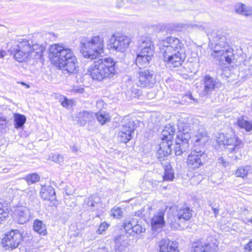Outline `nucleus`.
<instances>
[{"label": "nucleus", "instance_id": "nucleus-1", "mask_svg": "<svg viewBox=\"0 0 252 252\" xmlns=\"http://www.w3.org/2000/svg\"><path fill=\"white\" fill-rule=\"evenodd\" d=\"M159 48L163 60L170 67L180 66L186 58V48L182 40L175 37H168L159 41Z\"/></svg>", "mask_w": 252, "mask_h": 252}, {"label": "nucleus", "instance_id": "nucleus-2", "mask_svg": "<svg viewBox=\"0 0 252 252\" xmlns=\"http://www.w3.org/2000/svg\"><path fill=\"white\" fill-rule=\"evenodd\" d=\"M49 59L53 64L68 73H73L78 63L73 50L60 43L54 44L49 49Z\"/></svg>", "mask_w": 252, "mask_h": 252}, {"label": "nucleus", "instance_id": "nucleus-3", "mask_svg": "<svg viewBox=\"0 0 252 252\" xmlns=\"http://www.w3.org/2000/svg\"><path fill=\"white\" fill-rule=\"evenodd\" d=\"M115 64L114 60L111 58H102L90 65L87 72L93 80L102 82L114 76L116 73Z\"/></svg>", "mask_w": 252, "mask_h": 252}, {"label": "nucleus", "instance_id": "nucleus-4", "mask_svg": "<svg viewBox=\"0 0 252 252\" xmlns=\"http://www.w3.org/2000/svg\"><path fill=\"white\" fill-rule=\"evenodd\" d=\"M104 41L99 35L83 37L80 40V52L87 59L94 60L104 52Z\"/></svg>", "mask_w": 252, "mask_h": 252}, {"label": "nucleus", "instance_id": "nucleus-5", "mask_svg": "<svg viewBox=\"0 0 252 252\" xmlns=\"http://www.w3.org/2000/svg\"><path fill=\"white\" fill-rule=\"evenodd\" d=\"M216 141L221 148L227 147L231 152L236 153L243 147L241 140L235 135L230 136L228 134L220 133Z\"/></svg>", "mask_w": 252, "mask_h": 252}, {"label": "nucleus", "instance_id": "nucleus-6", "mask_svg": "<svg viewBox=\"0 0 252 252\" xmlns=\"http://www.w3.org/2000/svg\"><path fill=\"white\" fill-rule=\"evenodd\" d=\"M132 43V38L128 35L117 33L112 35L110 39V47L119 52H125Z\"/></svg>", "mask_w": 252, "mask_h": 252}, {"label": "nucleus", "instance_id": "nucleus-7", "mask_svg": "<svg viewBox=\"0 0 252 252\" xmlns=\"http://www.w3.org/2000/svg\"><path fill=\"white\" fill-rule=\"evenodd\" d=\"M207 155L205 150H199L197 147L193 148L187 159V164L189 168L195 169L203 165L205 162Z\"/></svg>", "mask_w": 252, "mask_h": 252}, {"label": "nucleus", "instance_id": "nucleus-8", "mask_svg": "<svg viewBox=\"0 0 252 252\" xmlns=\"http://www.w3.org/2000/svg\"><path fill=\"white\" fill-rule=\"evenodd\" d=\"M212 42L215 44L212 56L218 57L219 55L222 51H225L228 49H230L226 42L225 33L220 31L213 32L211 33Z\"/></svg>", "mask_w": 252, "mask_h": 252}, {"label": "nucleus", "instance_id": "nucleus-9", "mask_svg": "<svg viewBox=\"0 0 252 252\" xmlns=\"http://www.w3.org/2000/svg\"><path fill=\"white\" fill-rule=\"evenodd\" d=\"M22 240V235L19 230H11L5 234L1 244L5 249L13 250L18 247Z\"/></svg>", "mask_w": 252, "mask_h": 252}, {"label": "nucleus", "instance_id": "nucleus-10", "mask_svg": "<svg viewBox=\"0 0 252 252\" xmlns=\"http://www.w3.org/2000/svg\"><path fill=\"white\" fill-rule=\"evenodd\" d=\"M13 51L14 57L18 62H26L31 58V45L27 40L20 42L16 47L13 49Z\"/></svg>", "mask_w": 252, "mask_h": 252}, {"label": "nucleus", "instance_id": "nucleus-11", "mask_svg": "<svg viewBox=\"0 0 252 252\" xmlns=\"http://www.w3.org/2000/svg\"><path fill=\"white\" fill-rule=\"evenodd\" d=\"M137 86L141 88H152L156 83L152 71L148 69H140L137 73Z\"/></svg>", "mask_w": 252, "mask_h": 252}, {"label": "nucleus", "instance_id": "nucleus-12", "mask_svg": "<svg viewBox=\"0 0 252 252\" xmlns=\"http://www.w3.org/2000/svg\"><path fill=\"white\" fill-rule=\"evenodd\" d=\"M134 126L133 121H129L123 125L118 133L119 140L125 143L130 140L132 138L131 134L134 132Z\"/></svg>", "mask_w": 252, "mask_h": 252}, {"label": "nucleus", "instance_id": "nucleus-13", "mask_svg": "<svg viewBox=\"0 0 252 252\" xmlns=\"http://www.w3.org/2000/svg\"><path fill=\"white\" fill-rule=\"evenodd\" d=\"M191 137L194 143L193 148L197 147L199 150H205L204 146L208 142L209 137L203 128H199Z\"/></svg>", "mask_w": 252, "mask_h": 252}, {"label": "nucleus", "instance_id": "nucleus-14", "mask_svg": "<svg viewBox=\"0 0 252 252\" xmlns=\"http://www.w3.org/2000/svg\"><path fill=\"white\" fill-rule=\"evenodd\" d=\"M203 81L204 84L203 94L204 95L211 94L213 91L221 86V83L219 81L210 75L205 76Z\"/></svg>", "mask_w": 252, "mask_h": 252}, {"label": "nucleus", "instance_id": "nucleus-15", "mask_svg": "<svg viewBox=\"0 0 252 252\" xmlns=\"http://www.w3.org/2000/svg\"><path fill=\"white\" fill-rule=\"evenodd\" d=\"M30 216V210L25 207H18L13 213L14 219L20 224H24L28 221Z\"/></svg>", "mask_w": 252, "mask_h": 252}, {"label": "nucleus", "instance_id": "nucleus-16", "mask_svg": "<svg viewBox=\"0 0 252 252\" xmlns=\"http://www.w3.org/2000/svg\"><path fill=\"white\" fill-rule=\"evenodd\" d=\"M217 246L201 241L193 243L191 252H215Z\"/></svg>", "mask_w": 252, "mask_h": 252}, {"label": "nucleus", "instance_id": "nucleus-17", "mask_svg": "<svg viewBox=\"0 0 252 252\" xmlns=\"http://www.w3.org/2000/svg\"><path fill=\"white\" fill-rule=\"evenodd\" d=\"M159 252H179L178 244L168 239H162L158 244Z\"/></svg>", "mask_w": 252, "mask_h": 252}, {"label": "nucleus", "instance_id": "nucleus-18", "mask_svg": "<svg viewBox=\"0 0 252 252\" xmlns=\"http://www.w3.org/2000/svg\"><path fill=\"white\" fill-rule=\"evenodd\" d=\"M165 225L164 213L159 211L155 214L151 220V226L153 230L162 228Z\"/></svg>", "mask_w": 252, "mask_h": 252}, {"label": "nucleus", "instance_id": "nucleus-19", "mask_svg": "<svg viewBox=\"0 0 252 252\" xmlns=\"http://www.w3.org/2000/svg\"><path fill=\"white\" fill-rule=\"evenodd\" d=\"M233 56L232 49H228L227 51H222L218 57L212 56L213 58L218 61L220 64H228L231 62V58Z\"/></svg>", "mask_w": 252, "mask_h": 252}, {"label": "nucleus", "instance_id": "nucleus-20", "mask_svg": "<svg viewBox=\"0 0 252 252\" xmlns=\"http://www.w3.org/2000/svg\"><path fill=\"white\" fill-rule=\"evenodd\" d=\"M237 177H241L243 179L252 178V165H246L239 167L235 172Z\"/></svg>", "mask_w": 252, "mask_h": 252}, {"label": "nucleus", "instance_id": "nucleus-21", "mask_svg": "<svg viewBox=\"0 0 252 252\" xmlns=\"http://www.w3.org/2000/svg\"><path fill=\"white\" fill-rule=\"evenodd\" d=\"M175 130L176 129L174 126L171 125H167L162 131L161 140L164 142H172Z\"/></svg>", "mask_w": 252, "mask_h": 252}, {"label": "nucleus", "instance_id": "nucleus-22", "mask_svg": "<svg viewBox=\"0 0 252 252\" xmlns=\"http://www.w3.org/2000/svg\"><path fill=\"white\" fill-rule=\"evenodd\" d=\"M191 212L189 207H182L177 211L176 217L181 221L188 220L192 217Z\"/></svg>", "mask_w": 252, "mask_h": 252}, {"label": "nucleus", "instance_id": "nucleus-23", "mask_svg": "<svg viewBox=\"0 0 252 252\" xmlns=\"http://www.w3.org/2000/svg\"><path fill=\"white\" fill-rule=\"evenodd\" d=\"M93 117L94 114L88 111L80 112L76 116L77 121L80 126H83L87 122L91 121Z\"/></svg>", "mask_w": 252, "mask_h": 252}, {"label": "nucleus", "instance_id": "nucleus-24", "mask_svg": "<svg viewBox=\"0 0 252 252\" xmlns=\"http://www.w3.org/2000/svg\"><path fill=\"white\" fill-rule=\"evenodd\" d=\"M100 199L99 197L94 195L87 198L85 200V204L87 206V209L91 211L97 209L99 206Z\"/></svg>", "mask_w": 252, "mask_h": 252}, {"label": "nucleus", "instance_id": "nucleus-25", "mask_svg": "<svg viewBox=\"0 0 252 252\" xmlns=\"http://www.w3.org/2000/svg\"><path fill=\"white\" fill-rule=\"evenodd\" d=\"M40 194L44 200H52L55 195V191L51 186H43L41 189Z\"/></svg>", "mask_w": 252, "mask_h": 252}, {"label": "nucleus", "instance_id": "nucleus-26", "mask_svg": "<svg viewBox=\"0 0 252 252\" xmlns=\"http://www.w3.org/2000/svg\"><path fill=\"white\" fill-rule=\"evenodd\" d=\"M45 50V47L44 45L38 44H33L32 47H31V58L37 59H40Z\"/></svg>", "mask_w": 252, "mask_h": 252}, {"label": "nucleus", "instance_id": "nucleus-27", "mask_svg": "<svg viewBox=\"0 0 252 252\" xmlns=\"http://www.w3.org/2000/svg\"><path fill=\"white\" fill-rule=\"evenodd\" d=\"M178 129L180 132L182 133L183 136L187 137L188 136L191 137L190 131L191 127L189 124L187 123V121L185 119L179 120L178 123Z\"/></svg>", "mask_w": 252, "mask_h": 252}, {"label": "nucleus", "instance_id": "nucleus-28", "mask_svg": "<svg viewBox=\"0 0 252 252\" xmlns=\"http://www.w3.org/2000/svg\"><path fill=\"white\" fill-rule=\"evenodd\" d=\"M235 9L237 13L244 16H248L252 14V8L245 4L238 3Z\"/></svg>", "mask_w": 252, "mask_h": 252}, {"label": "nucleus", "instance_id": "nucleus-29", "mask_svg": "<svg viewBox=\"0 0 252 252\" xmlns=\"http://www.w3.org/2000/svg\"><path fill=\"white\" fill-rule=\"evenodd\" d=\"M172 142L162 141L158 151V154L160 157L167 156L171 153L170 146Z\"/></svg>", "mask_w": 252, "mask_h": 252}, {"label": "nucleus", "instance_id": "nucleus-30", "mask_svg": "<svg viewBox=\"0 0 252 252\" xmlns=\"http://www.w3.org/2000/svg\"><path fill=\"white\" fill-rule=\"evenodd\" d=\"M127 246V242L124 239V237L120 236L116 239L115 248L116 252H125Z\"/></svg>", "mask_w": 252, "mask_h": 252}, {"label": "nucleus", "instance_id": "nucleus-31", "mask_svg": "<svg viewBox=\"0 0 252 252\" xmlns=\"http://www.w3.org/2000/svg\"><path fill=\"white\" fill-rule=\"evenodd\" d=\"M140 50H154V44L150 37H143L141 39L139 45Z\"/></svg>", "mask_w": 252, "mask_h": 252}, {"label": "nucleus", "instance_id": "nucleus-32", "mask_svg": "<svg viewBox=\"0 0 252 252\" xmlns=\"http://www.w3.org/2000/svg\"><path fill=\"white\" fill-rule=\"evenodd\" d=\"M14 127L16 129L22 128L26 122V117L22 114L15 113L13 115Z\"/></svg>", "mask_w": 252, "mask_h": 252}, {"label": "nucleus", "instance_id": "nucleus-33", "mask_svg": "<svg viewBox=\"0 0 252 252\" xmlns=\"http://www.w3.org/2000/svg\"><path fill=\"white\" fill-rule=\"evenodd\" d=\"M152 58L149 56L141 54L139 52L136 59V64L140 67L147 66L151 61Z\"/></svg>", "mask_w": 252, "mask_h": 252}, {"label": "nucleus", "instance_id": "nucleus-34", "mask_svg": "<svg viewBox=\"0 0 252 252\" xmlns=\"http://www.w3.org/2000/svg\"><path fill=\"white\" fill-rule=\"evenodd\" d=\"M33 227L34 230L40 235L45 236L47 234L46 228L41 220H36L34 221Z\"/></svg>", "mask_w": 252, "mask_h": 252}, {"label": "nucleus", "instance_id": "nucleus-35", "mask_svg": "<svg viewBox=\"0 0 252 252\" xmlns=\"http://www.w3.org/2000/svg\"><path fill=\"white\" fill-rule=\"evenodd\" d=\"M237 125L240 127L245 129L247 131L252 130V122L245 120L243 117H240L237 120Z\"/></svg>", "mask_w": 252, "mask_h": 252}, {"label": "nucleus", "instance_id": "nucleus-36", "mask_svg": "<svg viewBox=\"0 0 252 252\" xmlns=\"http://www.w3.org/2000/svg\"><path fill=\"white\" fill-rule=\"evenodd\" d=\"M190 137L188 136L187 137L183 136V135L180 136L181 139L180 141H177V144H178L179 146L181 147L182 153L184 152H186L189 147V140Z\"/></svg>", "mask_w": 252, "mask_h": 252}, {"label": "nucleus", "instance_id": "nucleus-37", "mask_svg": "<svg viewBox=\"0 0 252 252\" xmlns=\"http://www.w3.org/2000/svg\"><path fill=\"white\" fill-rule=\"evenodd\" d=\"M94 115L96 117L97 121L101 124L102 125L105 124L107 122L109 121V116L108 114H107L105 112H98L95 113Z\"/></svg>", "mask_w": 252, "mask_h": 252}, {"label": "nucleus", "instance_id": "nucleus-38", "mask_svg": "<svg viewBox=\"0 0 252 252\" xmlns=\"http://www.w3.org/2000/svg\"><path fill=\"white\" fill-rule=\"evenodd\" d=\"M146 228L144 224H142L141 220H137L136 222L135 223L133 227L132 232L135 233L137 234H141L145 232Z\"/></svg>", "mask_w": 252, "mask_h": 252}, {"label": "nucleus", "instance_id": "nucleus-39", "mask_svg": "<svg viewBox=\"0 0 252 252\" xmlns=\"http://www.w3.org/2000/svg\"><path fill=\"white\" fill-rule=\"evenodd\" d=\"M174 177L173 170L170 167H167L165 169L164 175L163 177V180L171 181H173Z\"/></svg>", "mask_w": 252, "mask_h": 252}, {"label": "nucleus", "instance_id": "nucleus-40", "mask_svg": "<svg viewBox=\"0 0 252 252\" xmlns=\"http://www.w3.org/2000/svg\"><path fill=\"white\" fill-rule=\"evenodd\" d=\"M48 159L56 162L59 164H62L63 163V157L59 154H52L49 156Z\"/></svg>", "mask_w": 252, "mask_h": 252}, {"label": "nucleus", "instance_id": "nucleus-41", "mask_svg": "<svg viewBox=\"0 0 252 252\" xmlns=\"http://www.w3.org/2000/svg\"><path fill=\"white\" fill-rule=\"evenodd\" d=\"M39 176L36 173H32L27 175L25 177V179L27 181L28 184H32L39 180Z\"/></svg>", "mask_w": 252, "mask_h": 252}, {"label": "nucleus", "instance_id": "nucleus-42", "mask_svg": "<svg viewBox=\"0 0 252 252\" xmlns=\"http://www.w3.org/2000/svg\"><path fill=\"white\" fill-rule=\"evenodd\" d=\"M136 222V220L132 219L131 220H126L124 223V229L126 232L130 230L133 231V227Z\"/></svg>", "mask_w": 252, "mask_h": 252}, {"label": "nucleus", "instance_id": "nucleus-43", "mask_svg": "<svg viewBox=\"0 0 252 252\" xmlns=\"http://www.w3.org/2000/svg\"><path fill=\"white\" fill-rule=\"evenodd\" d=\"M111 214L115 218L119 219L122 217L123 211L121 208L115 207L111 210Z\"/></svg>", "mask_w": 252, "mask_h": 252}, {"label": "nucleus", "instance_id": "nucleus-44", "mask_svg": "<svg viewBox=\"0 0 252 252\" xmlns=\"http://www.w3.org/2000/svg\"><path fill=\"white\" fill-rule=\"evenodd\" d=\"M108 227V225L106 222H103L101 223L97 230V233L99 234H101L107 229Z\"/></svg>", "mask_w": 252, "mask_h": 252}, {"label": "nucleus", "instance_id": "nucleus-45", "mask_svg": "<svg viewBox=\"0 0 252 252\" xmlns=\"http://www.w3.org/2000/svg\"><path fill=\"white\" fill-rule=\"evenodd\" d=\"M141 53V54L145 56L149 55L150 57L153 58L154 54V50H151L150 49L149 50H140L139 51Z\"/></svg>", "mask_w": 252, "mask_h": 252}, {"label": "nucleus", "instance_id": "nucleus-46", "mask_svg": "<svg viewBox=\"0 0 252 252\" xmlns=\"http://www.w3.org/2000/svg\"><path fill=\"white\" fill-rule=\"evenodd\" d=\"M141 95V92L140 90L133 88L131 90V96L133 97L139 98Z\"/></svg>", "mask_w": 252, "mask_h": 252}, {"label": "nucleus", "instance_id": "nucleus-47", "mask_svg": "<svg viewBox=\"0 0 252 252\" xmlns=\"http://www.w3.org/2000/svg\"><path fill=\"white\" fill-rule=\"evenodd\" d=\"M104 105V102L102 100H98L96 102V107L98 110L101 111Z\"/></svg>", "mask_w": 252, "mask_h": 252}, {"label": "nucleus", "instance_id": "nucleus-48", "mask_svg": "<svg viewBox=\"0 0 252 252\" xmlns=\"http://www.w3.org/2000/svg\"><path fill=\"white\" fill-rule=\"evenodd\" d=\"M84 88L80 86H74L73 87L72 91L74 93H82L84 92Z\"/></svg>", "mask_w": 252, "mask_h": 252}, {"label": "nucleus", "instance_id": "nucleus-49", "mask_svg": "<svg viewBox=\"0 0 252 252\" xmlns=\"http://www.w3.org/2000/svg\"><path fill=\"white\" fill-rule=\"evenodd\" d=\"M246 252H252V240L245 246Z\"/></svg>", "mask_w": 252, "mask_h": 252}, {"label": "nucleus", "instance_id": "nucleus-50", "mask_svg": "<svg viewBox=\"0 0 252 252\" xmlns=\"http://www.w3.org/2000/svg\"><path fill=\"white\" fill-rule=\"evenodd\" d=\"M7 214L3 209H0V223L6 218Z\"/></svg>", "mask_w": 252, "mask_h": 252}, {"label": "nucleus", "instance_id": "nucleus-51", "mask_svg": "<svg viewBox=\"0 0 252 252\" xmlns=\"http://www.w3.org/2000/svg\"><path fill=\"white\" fill-rule=\"evenodd\" d=\"M219 163L222 164L223 166L226 167L229 165L228 162L224 160L222 157H220L218 159Z\"/></svg>", "mask_w": 252, "mask_h": 252}, {"label": "nucleus", "instance_id": "nucleus-52", "mask_svg": "<svg viewBox=\"0 0 252 252\" xmlns=\"http://www.w3.org/2000/svg\"><path fill=\"white\" fill-rule=\"evenodd\" d=\"M175 153L176 155L180 156L182 154L181 147L179 146L178 144L177 143L175 148Z\"/></svg>", "mask_w": 252, "mask_h": 252}, {"label": "nucleus", "instance_id": "nucleus-53", "mask_svg": "<svg viewBox=\"0 0 252 252\" xmlns=\"http://www.w3.org/2000/svg\"><path fill=\"white\" fill-rule=\"evenodd\" d=\"M118 2L120 0H117ZM125 1H126V2H130V3H140L143 2L144 0H124Z\"/></svg>", "mask_w": 252, "mask_h": 252}, {"label": "nucleus", "instance_id": "nucleus-54", "mask_svg": "<svg viewBox=\"0 0 252 252\" xmlns=\"http://www.w3.org/2000/svg\"><path fill=\"white\" fill-rule=\"evenodd\" d=\"M69 101L66 97H63V100L62 101V105L64 107H66L68 106Z\"/></svg>", "mask_w": 252, "mask_h": 252}, {"label": "nucleus", "instance_id": "nucleus-55", "mask_svg": "<svg viewBox=\"0 0 252 252\" xmlns=\"http://www.w3.org/2000/svg\"><path fill=\"white\" fill-rule=\"evenodd\" d=\"M70 147L71 151L73 153H76L79 150V148L76 145H71Z\"/></svg>", "mask_w": 252, "mask_h": 252}, {"label": "nucleus", "instance_id": "nucleus-56", "mask_svg": "<svg viewBox=\"0 0 252 252\" xmlns=\"http://www.w3.org/2000/svg\"><path fill=\"white\" fill-rule=\"evenodd\" d=\"M6 55V52L3 50H0V58L2 59Z\"/></svg>", "mask_w": 252, "mask_h": 252}, {"label": "nucleus", "instance_id": "nucleus-57", "mask_svg": "<svg viewBox=\"0 0 252 252\" xmlns=\"http://www.w3.org/2000/svg\"><path fill=\"white\" fill-rule=\"evenodd\" d=\"M171 225L172 227H174L175 229H178L180 228V226L178 223L173 222L171 223Z\"/></svg>", "mask_w": 252, "mask_h": 252}, {"label": "nucleus", "instance_id": "nucleus-58", "mask_svg": "<svg viewBox=\"0 0 252 252\" xmlns=\"http://www.w3.org/2000/svg\"><path fill=\"white\" fill-rule=\"evenodd\" d=\"M212 210L213 211L215 216L216 217L219 213V209L212 207Z\"/></svg>", "mask_w": 252, "mask_h": 252}, {"label": "nucleus", "instance_id": "nucleus-59", "mask_svg": "<svg viewBox=\"0 0 252 252\" xmlns=\"http://www.w3.org/2000/svg\"><path fill=\"white\" fill-rule=\"evenodd\" d=\"M189 99L190 100H193L194 101H195V99L193 98V97H192V96L191 95V94H189Z\"/></svg>", "mask_w": 252, "mask_h": 252}, {"label": "nucleus", "instance_id": "nucleus-60", "mask_svg": "<svg viewBox=\"0 0 252 252\" xmlns=\"http://www.w3.org/2000/svg\"><path fill=\"white\" fill-rule=\"evenodd\" d=\"M0 121L5 122H6V120H5V119L4 118L0 117Z\"/></svg>", "mask_w": 252, "mask_h": 252}, {"label": "nucleus", "instance_id": "nucleus-61", "mask_svg": "<svg viewBox=\"0 0 252 252\" xmlns=\"http://www.w3.org/2000/svg\"><path fill=\"white\" fill-rule=\"evenodd\" d=\"M123 3H124V0H123L122 1H121V3H120V4H118V6L119 7H121L123 5Z\"/></svg>", "mask_w": 252, "mask_h": 252}, {"label": "nucleus", "instance_id": "nucleus-62", "mask_svg": "<svg viewBox=\"0 0 252 252\" xmlns=\"http://www.w3.org/2000/svg\"><path fill=\"white\" fill-rule=\"evenodd\" d=\"M248 221L249 222L251 223V224H252V217L251 219H250L248 220Z\"/></svg>", "mask_w": 252, "mask_h": 252}, {"label": "nucleus", "instance_id": "nucleus-63", "mask_svg": "<svg viewBox=\"0 0 252 252\" xmlns=\"http://www.w3.org/2000/svg\"><path fill=\"white\" fill-rule=\"evenodd\" d=\"M3 205L1 203H0V209H3Z\"/></svg>", "mask_w": 252, "mask_h": 252}, {"label": "nucleus", "instance_id": "nucleus-64", "mask_svg": "<svg viewBox=\"0 0 252 252\" xmlns=\"http://www.w3.org/2000/svg\"><path fill=\"white\" fill-rule=\"evenodd\" d=\"M195 27H198V28H201V26H199L198 25H195Z\"/></svg>", "mask_w": 252, "mask_h": 252}]
</instances>
